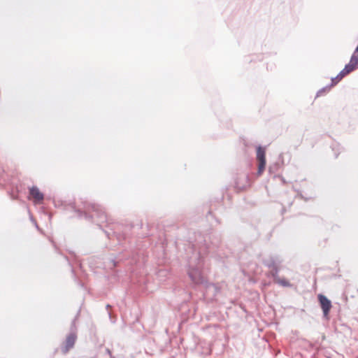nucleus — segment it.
I'll list each match as a JSON object with an SVG mask.
<instances>
[{
	"label": "nucleus",
	"mask_w": 358,
	"mask_h": 358,
	"mask_svg": "<svg viewBox=\"0 0 358 358\" xmlns=\"http://www.w3.org/2000/svg\"><path fill=\"white\" fill-rule=\"evenodd\" d=\"M281 167V164L279 162H274L273 164L269 165L268 166V172L271 174L276 173Z\"/></svg>",
	"instance_id": "10"
},
{
	"label": "nucleus",
	"mask_w": 358,
	"mask_h": 358,
	"mask_svg": "<svg viewBox=\"0 0 358 358\" xmlns=\"http://www.w3.org/2000/svg\"><path fill=\"white\" fill-rule=\"evenodd\" d=\"M75 320L72 322L71 327V332L66 336V338L63 343V344L61 346V351L63 355H66L69 352V351L72 349L76 343V341L77 340V334L75 331Z\"/></svg>",
	"instance_id": "4"
},
{
	"label": "nucleus",
	"mask_w": 358,
	"mask_h": 358,
	"mask_svg": "<svg viewBox=\"0 0 358 358\" xmlns=\"http://www.w3.org/2000/svg\"><path fill=\"white\" fill-rule=\"evenodd\" d=\"M332 87H334V85H331V83H330L329 85L321 88L317 91L316 96H320L325 94L327 92L330 91Z\"/></svg>",
	"instance_id": "12"
},
{
	"label": "nucleus",
	"mask_w": 358,
	"mask_h": 358,
	"mask_svg": "<svg viewBox=\"0 0 358 358\" xmlns=\"http://www.w3.org/2000/svg\"><path fill=\"white\" fill-rule=\"evenodd\" d=\"M54 203L56 208L74 211L78 217L93 220L101 229L102 224L108 222V216L103 208L100 205L85 202L82 203L81 206H77L73 202L61 200L55 201Z\"/></svg>",
	"instance_id": "1"
},
{
	"label": "nucleus",
	"mask_w": 358,
	"mask_h": 358,
	"mask_svg": "<svg viewBox=\"0 0 358 358\" xmlns=\"http://www.w3.org/2000/svg\"><path fill=\"white\" fill-rule=\"evenodd\" d=\"M122 259L120 257H117L116 259H110V262L112 264L113 266L115 267L117 266L120 261H121Z\"/></svg>",
	"instance_id": "14"
},
{
	"label": "nucleus",
	"mask_w": 358,
	"mask_h": 358,
	"mask_svg": "<svg viewBox=\"0 0 358 358\" xmlns=\"http://www.w3.org/2000/svg\"><path fill=\"white\" fill-rule=\"evenodd\" d=\"M241 179V178H238L237 179V180L236 181V187H237L238 188L243 189V188H245V186H246V185H243V184L242 185V184H241V183H240L239 180H240Z\"/></svg>",
	"instance_id": "15"
},
{
	"label": "nucleus",
	"mask_w": 358,
	"mask_h": 358,
	"mask_svg": "<svg viewBox=\"0 0 358 358\" xmlns=\"http://www.w3.org/2000/svg\"><path fill=\"white\" fill-rule=\"evenodd\" d=\"M352 55H355V57L358 60V44H357V46L356 47L354 52L352 53Z\"/></svg>",
	"instance_id": "18"
},
{
	"label": "nucleus",
	"mask_w": 358,
	"mask_h": 358,
	"mask_svg": "<svg viewBox=\"0 0 358 358\" xmlns=\"http://www.w3.org/2000/svg\"><path fill=\"white\" fill-rule=\"evenodd\" d=\"M257 161L258 163L257 175L261 176L266 168V150L265 148L259 145L257 147Z\"/></svg>",
	"instance_id": "5"
},
{
	"label": "nucleus",
	"mask_w": 358,
	"mask_h": 358,
	"mask_svg": "<svg viewBox=\"0 0 358 358\" xmlns=\"http://www.w3.org/2000/svg\"><path fill=\"white\" fill-rule=\"evenodd\" d=\"M339 147H340L339 144H334L332 145V150L334 151V150H336V149L338 150H339ZM338 154H339L338 151V152H335V157H337Z\"/></svg>",
	"instance_id": "16"
},
{
	"label": "nucleus",
	"mask_w": 358,
	"mask_h": 358,
	"mask_svg": "<svg viewBox=\"0 0 358 358\" xmlns=\"http://www.w3.org/2000/svg\"><path fill=\"white\" fill-rule=\"evenodd\" d=\"M318 301L322 310L323 315L327 317L332 307L331 301L324 295L320 294L317 296Z\"/></svg>",
	"instance_id": "6"
},
{
	"label": "nucleus",
	"mask_w": 358,
	"mask_h": 358,
	"mask_svg": "<svg viewBox=\"0 0 358 358\" xmlns=\"http://www.w3.org/2000/svg\"><path fill=\"white\" fill-rule=\"evenodd\" d=\"M115 228H111L110 229V231L108 229H103V231L108 238L112 239L113 238H115L119 244H122V236L117 231H115Z\"/></svg>",
	"instance_id": "9"
},
{
	"label": "nucleus",
	"mask_w": 358,
	"mask_h": 358,
	"mask_svg": "<svg viewBox=\"0 0 358 358\" xmlns=\"http://www.w3.org/2000/svg\"><path fill=\"white\" fill-rule=\"evenodd\" d=\"M103 350H104V353H105V355H108L109 358H114V357L112 356V355H111V352H110V350L108 348H104V349H103Z\"/></svg>",
	"instance_id": "17"
},
{
	"label": "nucleus",
	"mask_w": 358,
	"mask_h": 358,
	"mask_svg": "<svg viewBox=\"0 0 358 358\" xmlns=\"http://www.w3.org/2000/svg\"><path fill=\"white\" fill-rule=\"evenodd\" d=\"M31 222H34V224H35L36 227L38 228V225H37V224H36V221H35V220H34L31 217Z\"/></svg>",
	"instance_id": "20"
},
{
	"label": "nucleus",
	"mask_w": 358,
	"mask_h": 358,
	"mask_svg": "<svg viewBox=\"0 0 358 358\" xmlns=\"http://www.w3.org/2000/svg\"><path fill=\"white\" fill-rule=\"evenodd\" d=\"M357 65L358 60L355 57V55H352L349 63L345 64L344 69L336 77L331 78V85H336L345 76L354 71L357 68Z\"/></svg>",
	"instance_id": "3"
},
{
	"label": "nucleus",
	"mask_w": 358,
	"mask_h": 358,
	"mask_svg": "<svg viewBox=\"0 0 358 358\" xmlns=\"http://www.w3.org/2000/svg\"><path fill=\"white\" fill-rule=\"evenodd\" d=\"M29 195L32 196L37 203L41 202L44 199L43 194L41 192L39 189L36 186L29 188Z\"/></svg>",
	"instance_id": "8"
},
{
	"label": "nucleus",
	"mask_w": 358,
	"mask_h": 358,
	"mask_svg": "<svg viewBox=\"0 0 358 358\" xmlns=\"http://www.w3.org/2000/svg\"><path fill=\"white\" fill-rule=\"evenodd\" d=\"M108 315H109L110 318H111V313L110 312H108Z\"/></svg>",
	"instance_id": "23"
},
{
	"label": "nucleus",
	"mask_w": 358,
	"mask_h": 358,
	"mask_svg": "<svg viewBox=\"0 0 358 358\" xmlns=\"http://www.w3.org/2000/svg\"><path fill=\"white\" fill-rule=\"evenodd\" d=\"M282 262L283 259L278 255H270L263 260L264 264L268 268H271L272 266L280 267Z\"/></svg>",
	"instance_id": "7"
},
{
	"label": "nucleus",
	"mask_w": 358,
	"mask_h": 358,
	"mask_svg": "<svg viewBox=\"0 0 358 358\" xmlns=\"http://www.w3.org/2000/svg\"><path fill=\"white\" fill-rule=\"evenodd\" d=\"M131 253H132V257L134 258L135 251H134V250H132V251H131Z\"/></svg>",
	"instance_id": "21"
},
{
	"label": "nucleus",
	"mask_w": 358,
	"mask_h": 358,
	"mask_svg": "<svg viewBox=\"0 0 358 358\" xmlns=\"http://www.w3.org/2000/svg\"><path fill=\"white\" fill-rule=\"evenodd\" d=\"M110 307V305H107V306H106V308H107V309H108Z\"/></svg>",
	"instance_id": "22"
},
{
	"label": "nucleus",
	"mask_w": 358,
	"mask_h": 358,
	"mask_svg": "<svg viewBox=\"0 0 358 358\" xmlns=\"http://www.w3.org/2000/svg\"><path fill=\"white\" fill-rule=\"evenodd\" d=\"M189 250H192V255L187 257L188 275L189 278L196 285L205 284L206 287L209 290L213 289L214 294H215L218 292L217 286L213 283H207L201 271L203 264L202 252L204 251V249L201 248L197 251L194 245L189 244Z\"/></svg>",
	"instance_id": "2"
},
{
	"label": "nucleus",
	"mask_w": 358,
	"mask_h": 358,
	"mask_svg": "<svg viewBox=\"0 0 358 358\" xmlns=\"http://www.w3.org/2000/svg\"><path fill=\"white\" fill-rule=\"evenodd\" d=\"M242 179H243V180H245L246 183H248V176L243 175V176H242Z\"/></svg>",
	"instance_id": "19"
},
{
	"label": "nucleus",
	"mask_w": 358,
	"mask_h": 358,
	"mask_svg": "<svg viewBox=\"0 0 358 358\" xmlns=\"http://www.w3.org/2000/svg\"><path fill=\"white\" fill-rule=\"evenodd\" d=\"M271 269L270 275L273 278L274 282H275L280 277L278 273L280 271V267L272 266L269 268Z\"/></svg>",
	"instance_id": "11"
},
{
	"label": "nucleus",
	"mask_w": 358,
	"mask_h": 358,
	"mask_svg": "<svg viewBox=\"0 0 358 358\" xmlns=\"http://www.w3.org/2000/svg\"><path fill=\"white\" fill-rule=\"evenodd\" d=\"M275 282L285 287H292V285L288 280L284 278L281 279L279 278Z\"/></svg>",
	"instance_id": "13"
}]
</instances>
